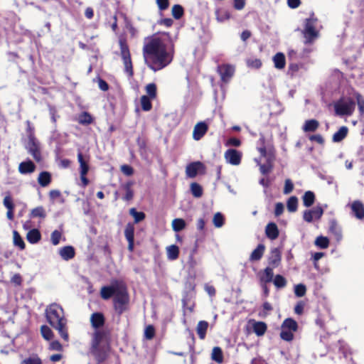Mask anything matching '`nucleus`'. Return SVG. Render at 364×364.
Masks as SVG:
<instances>
[{"mask_svg": "<svg viewBox=\"0 0 364 364\" xmlns=\"http://www.w3.org/2000/svg\"><path fill=\"white\" fill-rule=\"evenodd\" d=\"M264 246L262 244L259 245L255 250L252 251L250 255V259L251 261H258L259 260L264 252Z\"/></svg>", "mask_w": 364, "mask_h": 364, "instance_id": "30", "label": "nucleus"}, {"mask_svg": "<svg viewBox=\"0 0 364 364\" xmlns=\"http://www.w3.org/2000/svg\"><path fill=\"white\" fill-rule=\"evenodd\" d=\"M151 99L146 95L141 97V105L143 110L149 111L151 109Z\"/></svg>", "mask_w": 364, "mask_h": 364, "instance_id": "49", "label": "nucleus"}, {"mask_svg": "<svg viewBox=\"0 0 364 364\" xmlns=\"http://www.w3.org/2000/svg\"><path fill=\"white\" fill-rule=\"evenodd\" d=\"M14 245L18 246L21 250L25 248L24 242L16 231H14Z\"/></svg>", "mask_w": 364, "mask_h": 364, "instance_id": "51", "label": "nucleus"}, {"mask_svg": "<svg viewBox=\"0 0 364 364\" xmlns=\"http://www.w3.org/2000/svg\"><path fill=\"white\" fill-rule=\"evenodd\" d=\"M280 336L283 340L290 341L294 338L293 331L284 329V328L282 327Z\"/></svg>", "mask_w": 364, "mask_h": 364, "instance_id": "52", "label": "nucleus"}, {"mask_svg": "<svg viewBox=\"0 0 364 364\" xmlns=\"http://www.w3.org/2000/svg\"><path fill=\"white\" fill-rule=\"evenodd\" d=\"M273 283L276 287L283 288L287 284V280L283 276L277 274L274 278Z\"/></svg>", "mask_w": 364, "mask_h": 364, "instance_id": "48", "label": "nucleus"}, {"mask_svg": "<svg viewBox=\"0 0 364 364\" xmlns=\"http://www.w3.org/2000/svg\"><path fill=\"white\" fill-rule=\"evenodd\" d=\"M78 122L81 124H90L92 122V117L87 112H83L79 116Z\"/></svg>", "mask_w": 364, "mask_h": 364, "instance_id": "46", "label": "nucleus"}, {"mask_svg": "<svg viewBox=\"0 0 364 364\" xmlns=\"http://www.w3.org/2000/svg\"><path fill=\"white\" fill-rule=\"evenodd\" d=\"M120 284L116 282L111 286H105L102 287L100 291L101 297L104 299H109L112 296H114L116 289L119 287Z\"/></svg>", "mask_w": 364, "mask_h": 364, "instance_id": "17", "label": "nucleus"}, {"mask_svg": "<svg viewBox=\"0 0 364 364\" xmlns=\"http://www.w3.org/2000/svg\"><path fill=\"white\" fill-rule=\"evenodd\" d=\"M30 216L31 218H44L46 216V213L45 211V209L42 206H38L35 208H33L31 211Z\"/></svg>", "mask_w": 364, "mask_h": 364, "instance_id": "38", "label": "nucleus"}, {"mask_svg": "<svg viewBox=\"0 0 364 364\" xmlns=\"http://www.w3.org/2000/svg\"><path fill=\"white\" fill-rule=\"evenodd\" d=\"M282 327L294 332L297 329V323L292 318H287L284 321Z\"/></svg>", "mask_w": 364, "mask_h": 364, "instance_id": "37", "label": "nucleus"}, {"mask_svg": "<svg viewBox=\"0 0 364 364\" xmlns=\"http://www.w3.org/2000/svg\"><path fill=\"white\" fill-rule=\"evenodd\" d=\"M90 322L93 328H98L103 326L105 322L104 316L100 313H94L90 317Z\"/></svg>", "mask_w": 364, "mask_h": 364, "instance_id": "22", "label": "nucleus"}, {"mask_svg": "<svg viewBox=\"0 0 364 364\" xmlns=\"http://www.w3.org/2000/svg\"><path fill=\"white\" fill-rule=\"evenodd\" d=\"M42 336L47 341L51 340L53 337L52 330L48 326H42L41 328Z\"/></svg>", "mask_w": 364, "mask_h": 364, "instance_id": "45", "label": "nucleus"}, {"mask_svg": "<svg viewBox=\"0 0 364 364\" xmlns=\"http://www.w3.org/2000/svg\"><path fill=\"white\" fill-rule=\"evenodd\" d=\"M186 222L183 219L181 218H176L173 220L171 223V226L175 232H179L183 230L186 228Z\"/></svg>", "mask_w": 364, "mask_h": 364, "instance_id": "34", "label": "nucleus"}, {"mask_svg": "<svg viewBox=\"0 0 364 364\" xmlns=\"http://www.w3.org/2000/svg\"><path fill=\"white\" fill-rule=\"evenodd\" d=\"M218 73L223 82L227 83L235 73V67L229 64H223L218 67Z\"/></svg>", "mask_w": 364, "mask_h": 364, "instance_id": "10", "label": "nucleus"}, {"mask_svg": "<svg viewBox=\"0 0 364 364\" xmlns=\"http://www.w3.org/2000/svg\"><path fill=\"white\" fill-rule=\"evenodd\" d=\"M319 127V122L316 119L305 121L303 125V131L305 132H315Z\"/></svg>", "mask_w": 364, "mask_h": 364, "instance_id": "26", "label": "nucleus"}, {"mask_svg": "<svg viewBox=\"0 0 364 364\" xmlns=\"http://www.w3.org/2000/svg\"><path fill=\"white\" fill-rule=\"evenodd\" d=\"M247 65L250 68H259L262 66V62L258 58H250L247 60Z\"/></svg>", "mask_w": 364, "mask_h": 364, "instance_id": "55", "label": "nucleus"}, {"mask_svg": "<svg viewBox=\"0 0 364 364\" xmlns=\"http://www.w3.org/2000/svg\"><path fill=\"white\" fill-rule=\"evenodd\" d=\"M50 349L52 350L60 351L63 349L62 345L58 341H53L50 343Z\"/></svg>", "mask_w": 364, "mask_h": 364, "instance_id": "63", "label": "nucleus"}, {"mask_svg": "<svg viewBox=\"0 0 364 364\" xmlns=\"http://www.w3.org/2000/svg\"><path fill=\"white\" fill-rule=\"evenodd\" d=\"M306 291V287L302 284H299L294 287V294L298 297H301L305 295Z\"/></svg>", "mask_w": 364, "mask_h": 364, "instance_id": "53", "label": "nucleus"}, {"mask_svg": "<svg viewBox=\"0 0 364 364\" xmlns=\"http://www.w3.org/2000/svg\"><path fill=\"white\" fill-rule=\"evenodd\" d=\"M284 210V205L282 203H277L275 204L274 215L276 216L281 215Z\"/></svg>", "mask_w": 364, "mask_h": 364, "instance_id": "60", "label": "nucleus"}, {"mask_svg": "<svg viewBox=\"0 0 364 364\" xmlns=\"http://www.w3.org/2000/svg\"><path fill=\"white\" fill-rule=\"evenodd\" d=\"M348 129L346 127H345V126L341 127L338 129V131L336 132L333 135V141H334V142L341 141L343 139L346 138V136L348 134Z\"/></svg>", "mask_w": 364, "mask_h": 364, "instance_id": "29", "label": "nucleus"}, {"mask_svg": "<svg viewBox=\"0 0 364 364\" xmlns=\"http://www.w3.org/2000/svg\"><path fill=\"white\" fill-rule=\"evenodd\" d=\"M38 182L42 187L48 186L51 182V174L48 171H42L38 177Z\"/></svg>", "mask_w": 364, "mask_h": 364, "instance_id": "23", "label": "nucleus"}, {"mask_svg": "<svg viewBox=\"0 0 364 364\" xmlns=\"http://www.w3.org/2000/svg\"><path fill=\"white\" fill-rule=\"evenodd\" d=\"M155 335V329L153 326L149 325L144 330V336L146 339L151 340Z\"/></svg>", "mask_w": 364, "mask_h": 364, "instance_id": "56", "label": "nucleus"}, {"mask_svg": "<svg viewBox=\"0 0 364 364\" xmlns=\"http://www.w3.org/2000/svg\"><path fill=\"white\" fill-rule=\"evenodd\" d=\"M61 232L58 230H54L51 234V242L53 245H58L61 238Z\"/></svg>", "mask_w": 364, "mask_h": 364, "instance_id": "57", "label": "nucleus"}, {"mask_svg": "<svg viewBox=\"0 0 364 364\" xmlns=\"http://www.w3.org/2000/svg\"><path fill=\"white\" fill-rule=\"evenodd\" d=\"M242 156V152L234 149H229L224 154L226 162L233 166L240 164Z\"/></svg>", "mask_w": 364, "mask_h": 364, "instance_id": "11", "label": "nucleus"}, {"mask_svg": "<svg viewBox=\"0 0 364 364\" xmlns=\"http://www.w3.org/2000/svg\"><path fill=\"white\" fill-rule=\"evenodd\" d=\"M143 55L146 64L154 71H157L171 63L173 51L166 47L163 40L153 37L145 43Z\"/></svg>", "mask_w": 364, "mask_h": 364, "instance_id": "1", "label": "nucleus"}, {"mask_svg": "<svg viewBox=\"0 0 364 364\" xmlns=\"http://www.w3.org/2000/svg\"><path fill=\"white\" fill-rule=\"evenodd\" d=\"M273 269L271 267H267L261 277V281L264 283H269L273 281Z\"/></svg>", "mask_w": 364, "mask_h": 364, "instance_id": "36", "label": "nucleus"}, {"mask_svg": "<svg viewBox=\"0 0 364 364\" xmlns=\"http://www.w3.org/2000/svg\"><path fill=\"white\" fill-rule=\"evenodd\" d=\"M294 188V184L290 179H286L284 188V193L289 194L290 193Z\"/></svg>", "mask_w": 364, "mask_h": 364, "instance_id": "59", "label": "nucleus"}, {"mask_svg": "<svg viewBox=\"0 0 364 364\" xmlns=\"http://www.w3.org/2000/svg\"><path fill=\"white\" fill-rule=\"evenodd\" d=\"M258 151L261 154L262 158H264L266 160V164H262V159H255L257 165L259 166L260 172L262 174H267L269 173L272 168V162L274 159V154L272 151L267 152L264 147L258 148Z\"/></svg>", "mask_w": 364, "mask_h": 364, "instance_id": "8", "label": "nucleus"}, {"mask_svg": "<svg viewBox=\"0 0 364 364\" xmlns=\"http://www.w3.org/2000/svg\"><path fill=\"white\" fill-rule=\"evenodd\" d=\"M121 171L127 176H131L133 174V168L128 165L122 166Z\"/></svg>", "mask_w": 364, "mask_h": 364, "instance_id": "64", "label": "nucleus"}, {"mask_svg": "<svg viewBox=\"0 0 364 364\" xmlns=\"http://www.w3.org/2000/svg\"><path fill=\"white\" fill-rule=\"evenodd\" d=\"M302 33L305 38V43H312L318 37V20L314 16L306 18L304 22Z\"/></svg>", "mask_w": 364, "mask_h": 364, "instance_id": "4", "label": "nucleus"}, {"mask_svg": "<svg viewBox=\"0 0 364 364\" xmlns=\"http://www.w3.org/2000/svg\"><path fill=\"white\" fill-rule=\"evenodd\" d=\"M226 146H240L241 145V141L240 140H239L238 139H236V138H230L226 144H225Z\"/></svg>", "mask_w": 364, "mask_h": 364, "instance_id": "61", "label": "nucleus"}, {"mask_svg": "<svg viewBox=\"0 0 364 364\" xmlns=\"http://www.w3.org/2000/svg\"><path fill=\"white\" fill-rule=\"evenodd\" d=\"M77 160L80 164V175H86L89 171V166L87 162L84 160L82 153H78Z\"/></svg>", "mask_w": 364, "mask_h": 364, "instance_id": "32", "label": "nucleus"}, {"mask_svg": "<svg viewBox=\"0 0 364 364\" xmlns=\"http://www.w3.org/2000/svg\"><path fill=\"white\" fill-rule=\"evenodd\" d=\"M119 46H120V52H121V57L123 60L124 66V72L127 73V75L131 77L133 76V67H132V63L131 60L130 53L129 48L126 43L120 40L119 41Z\"/></svg>", "mask_w": 364, "mask_h": 364, "instance_id": "9", "label": "nucleus"}, {"mask_svg": "<svg viewBox=\"0 0 364 364\" xmlns=\"http://www.w3.org/2000/svg\"><path fill=\"white\" fill-rule=\"evenodd\" d=\"M315 245L322 249H326L328 247L329 240L326 237L319 236L316 239Z\"/></svg>", "mask_w": 364, "mask_h": 364, "instance_id": "47", "label": "nucleus"}, {"mask_svg": "<svg viewBox=\"0 0 364 364\" xmlns=\"http://www.w3.org/2000/svg\"><path fill=\"white\" fill-rule=\"evenodd\" d=\"M28 142L26 149L28 152L32 155L33 159L39 161H41L40 144L33 135V129L30 126V122H28Z\"/></svg>", "mask_w": 364, "mask_h": 364, "instance_id": "6", "label": "nucleus"}, {"mask_svg": "<svg viewBox=\"0 0 364 364\" xmlns=\"http://www.w3.org/2000/svg\"><path fill=\"white\" fill-rule=\"evenodd\" d=\"M204 171V165L200 161H196L187 165L186 168V174L187 177L193 178L198 173H203Z\"/></svg>", "mask_w": 364, "mask_h": 364, "instance_id": "12", "label": "nucleus"}, {"mask_svg": "<svg viewBox=\"0 0 364 364\" xmlns=\"http://www.w3.org/2000/svg\"><path fill=\"white\" fill-rule=\"evenodd\" d=\"M355 97H356L359 112H360L361 114H364V99L358 93H357L355 95Z\"/></svg>", "mask_w": 364, "mask_h": 364, "instance_id": "58", "label": "nucleus"}, {"mask_svg": "<svg viewBox=\"0 0 364 364\" xmlns=\"http://www.w3.org/2000/svg\"><path fill=\"white\" fill-rule=\"evenodd\" d=\"M191 191L192 195L196 198H200L203 195V188L201 186L195 182L191 184Z\"/></svg>", "mask_w": 364, "mask_h": 364, "instance_id": "39", "label": "nucleus"}, {"mask_svg": "<svg viewBox=\"0 0 364 364\" xmlns=\"http://www.w3.org/2000/svg\"><path fill=\"white\" fill-rule=\"evenodd\" d=\"M273 62L274 67L277 69L282 70L285 67L286 65V59L285 56L282 53H277L273 57Z\"/></svg>", "mask_w": 364, "mask_h": 364, "instance_id": "24", "label": "nucleus"}, {"mask_svg": "<svg viewBox=\"0 0 364 364\" xmlns=\"http://www.w3.org/2000/svg\"><path fill=\"white\" fill-rule=\"evenodd\" d=\"M4 205L7 209H14V208L12 198L9 196H7L4 198Z\"/></svg>", "mask_w": 364, "mask_h": 364, "instance_id": "62", "label": "nucleus"}, {"mask_svg": "<svg viewBox=\"0 0 364 364\" xmlns=\"http://www.w3.org/2000/svg\"><path fill=\"white\" fill-rule=\"evenodd\" d=\"M129 213L134 218L136 223L142 221L145 218V214L143 212H137L134 208L129 210Z\"/></svg>", "mask_w": 364, "mask_h": 364, "instance_id": "44", "label": "nucleus"}, {"mask_svg": "<svg viewBox=\"0 0 364 364\" xmlns=\"http://www.w3.org/2000/svg\"><path fill=\"white\" fill-rule=\"evenodd\" d=\"M41 235L37 229L29 230L26 235L27 240L31 244H36L41 240Z\"/></svg>", "mask_w": 364, "mask_h": 364, "instance_id": "27", "label": "nucleus"}, {"mask_svg": "<svg viewBox=\"0 0 364 364\" xmlns=\"http://www.w3.org/2000/svg\"><path fill=\"white\" fill-rule=\"evenodd\" d=\"M224 217L220 213H216L213 218V223L215 228H220L224 225Z\"/></svg>", "mask_w": 364, "mask_h": 364, "instance_id": "43", "label": "nucleus"}, {"mask_svg": "<svg viewBox=\"0 0 364 364\" xmlns=\"http://www.w3.org/2000/svg\"><path fill=\"white\" fill-rule=\"evenodd\" d=\"M250 323H252L253 331L257 336H263L266 332L267 326L265 323L262 321H256L255 320L250 321Z\"/></svg>", "mask_w": 364, "mask_h": 364, "instance_id": "18", "label": "nucleus"}, {"mask_svg": "<svg viewBox=\"0 0 364 364\" xmlns=\"http://www.w3.org/2000/svg\"><path fill=\"white\" fill-rule=\"evenodd\" d=\"M208 328V323L205 321H200L198 322L196 331L200 339H204L205 338L206 331Z\"/></svg>", "mask_w": 364, "mask_h": 364, "instance_id": "28", "label": "nucleus"}, {"mask_svg": "<svg viewBox=\"0 0 364 364\" xmlns=\"http://www.w3.org/2000/svg\"><path fill=\"white\" fill-rule=\"evenodd\" d=\"M124 236L128 241V249L129 251H133L134 250V227L132 224L128 223L126 225L124 230Z\"/></svg>", "mask_w": 364, "mask_h": 364, "instance_id": "16", "label": "nucleus"}, {"mask_svg": "<svg viewBox=\"0 0 364 364\" xmlns=\"http://www.w3.org/2000/svg\"><path fill=\"white\" fill-rule=\"evenodd\" d=\"M167 257L170 260H175L178 258L179 249L176 245H172L166 247Z\"/></svg>", "mask_w": 364, "mask_h": 364, "instance_id": "31", "label": "nucleus"}, {"mask_svg": "<svg viewBox=\"0 0 364 364\" xmlns=\"http://www.w3.org/2000/svg\"><path fill=\"white\" fill-rule=\"evenodd\" d=\"M334 109L336 114L339 116H350L355 109V103L350 99L342 98L335 102Z\"/></svg>", "mask_w": 364, "mask_h": 364, "instance_id": "7", "label": "nucleus"}, {"mask_svg": "<svg viewBox=\"0 0 364 364\" xmlns=\"http://www.w3.org/2000/svg\"><path fill=\"white\" fill-rule=\"evenodd\" d=\"M110 351V337L107 331L97 329L92 334L90 353L98 363L104 362Z\"/></svg>", "mask_w": 364, "mask_h": 364, "instance_id": "2", "label": "nucleus"}, {"mask_svg": "<svg viewBox=\"0 0 364 364\" xmlns=\"http://www.w3.org/2000/svg\"><path fill=\"white\" fill-rule=\"evenodd\" d=\"M323 213V210L321 206H316L312 209L306 210L303 214L304 220L307 223H311L314 220H318Z\"/></svg>", "mask_w": 364, "mask_h": 364, "instance_id": "13", "label": "nucleus"}, {"mask_svg": "<svg viewBox=\"0 0 364 364\" xmlns=\"http://www.w3.org/2000/svg\"><path fill=\"white\" fill-rule=\"evenodd\" d=\"M281 260V252L278 248H274L271 250L270 256L269 257V263L273 267L279 265Z\"/></svg>", "mask_w": 364, "mask_h": 364, "instance_id": "21", "label": "nucleus"}, {"mask_svg": "<svg viewBox=\"0 0 364 364\" xmlns=\"http://www.w3.org/2000/svg\"><path fill=\"white\" fill-rule=\"evenodd\" d=\"M133 185L132 182L127 183L123 186L124 189L125 190V195L124 196V200H130L132 199L134 196V192L132 189V186Z\"/></svg>", "mask_w": 364, "mask_h": 364, "instance_id": "40", "label": "nucleus"}, {"mask_svg": "<svg viewBox=\"0 0 364 364\" xmlns=\"http://www.w3.org/2000/svg\"><path fill=\"white\" fill-rule=\"evenodd\" d=\"M265 233L268 238L275 240L279 235V230L277 225L274 223L267 224L265 229Z\"/></svg>", "mask_w": 364, "mask_h": 364, "instance_id": "20", "label": "nucleus"}, {"mask_svg": "<svg viewBox=\"0 0 364 364\" xmlns=\"http://www.w3.org/2000/svg\"><path fill=\"white\" fill-rule=\"evenodd\" d=\"M172 15L176 19H179L183 14V9L180 5H174L172 7Z\"/></svg>", "mask_w": 364, "mask_h": 364, "instance_id": "50", "label": "nucleus"}, {"mask_svg": "<svg viewBox=\"0 0 364 364\" xmlns=\"http://www.w3.org/2000/svg\"><path fill=\"white\" fill-rule=\"evenodd\" d=\"M129 301V298L127 288L120 284L114 296V306L116 311L119 314H122L127 309Z\"/></svg>", "mask_w": 364, "mask_h": 364, "instance_id": "5", "label": "nucleus"}, {"mask_svg": "<svg viewBox=\"0 0 364 364\" xmlns=\"http://www.w3.org/2000/svg\"><path fill=\"white\" fill-rule=\"evenodd\" d=\"M59 254L63 259L69 260L75 256V251L71 246H66L60 250Z\"/></svg>", "mask_w": 364, "mask_h": 364, "instance_id": "25", "label": "nucleus"}, {"mask_svg": "<svg viewBox=\"0 0 364 364\" xmlns=\"http://www.w3.org/2000/svg\"><path fill=\"white\" fill-rule=\"evenodd\" d=\"M21 364H42V360L37 355H31L23 360Z\"/></svg>", "mask_w": 364, "mask_h": 364, "instance_id": "42", "label": "nucleus"}, {"mask_svg": "<svg viewBox=\"0 0 364 364\" xmlns=\"http://www.w3.org/2000/svg\"><path fill=\"white\" fill-rule=\"evenodd\" d=\"M208 129V124L205 122H200L197 123L193 131V138L196 141L200 140L207 132Z\"/></svg>", "mask_w": 364, "mask_h": 364, "instance_id": "14", "label": "nucleus"}, {"mask_svg": "<svg viewBox=\"0 0 364 364\" xmlns=\"http://www.w3.org/2000/svg\"><path fill=\"white\" fill-rule=\"evenodd\" d=\"M302 199L304 205L306 207H310L313 205L315 200L314 193L311 191H306L303 196Z\"/></svg>", "mask_w": 364, "mask_h": 364, "instance_id": "35", "label": "nucleus"}, {"mask_svg": "<svg viewBox=\"0 0 364 364\" xmlns=\"http://www.w3.org/2000/svg\"><path fill=\"white\" fill-rule=\"evenodd\" d=\"M146 93L149 95V98L154 99L156 95V87L155 84L150 83L146 87Z\"/></svg>", "mask_w": 364, "mask_h": 364, "instance_id": "54", "label": "nucleus"}, {"mask_svg": "<svg viewBox=\"0 0 364 364\" xmlns=\"http://www.w3.org/2000/svg\"><path fill=\"white\" fill-rule=\"evenodd\" d=\"M211 358L218 363L223 361V351L220 347H214L212 350Z\"/></svg>", "mask_w": 364, "mask_h": 364, "instance_id": "33", "label": "nucleus"}, {"mask_svg": "<svg viewBox=\"0 0 364 364\" xmlns=\"http://www.w3.org/2000/svg\"><path fill=\"white\" fill-rule=\"evenodd\" d=\"M36 165L31 161H23L18 166V171L21 174H28L34 172Z\"/></svg>", "mask_w": 364, "mask_h": 364, "instance_id": "19", "label": "nucleus"}, {"mask_svg": "<svg viewBox=\"0 0 364 364\" xmlns=\"http://www.w3.org/2000/svg\"><path fill=\"white\" fill-rule=\"evenodd\" d=\"M46 317L50 325L58 331L60 337L68 341V321L62 306L56 303L50 304L46 309Z\"/></svg>", "mask_w": 364, "mask_h": 364, "instance_id": "3", "label": "nucleus"}, {"mask_svg": "<svg viewBox=\"0 0 364 364\" xmlns=\"http://www.w3.org/2000/svg\"><path fill=\"white\" fill-rule=\"evenodd\" d=\"M287 209L289 212H295L297 210L298 199L296 196H291L287 200Z\"/></svg>", "mask_w": 364, "mask_h": 364, "instance_id": "41", "label": "nucleus"}, {"mask_svg": "<svg viewBox=\"0 0 364 364\" xmlns=\"http://www.w3.org/2000/svg\"><path fill=\"white\" fill-rule=\"evenodd\" d=\"M352 213L358 220L364 219V205L360 200H355L349 204Z\"/></svg>", "mask_w": 364, "mask_h": 364, "instance_id": "15", "label": "nucleus"}]
</instances>
